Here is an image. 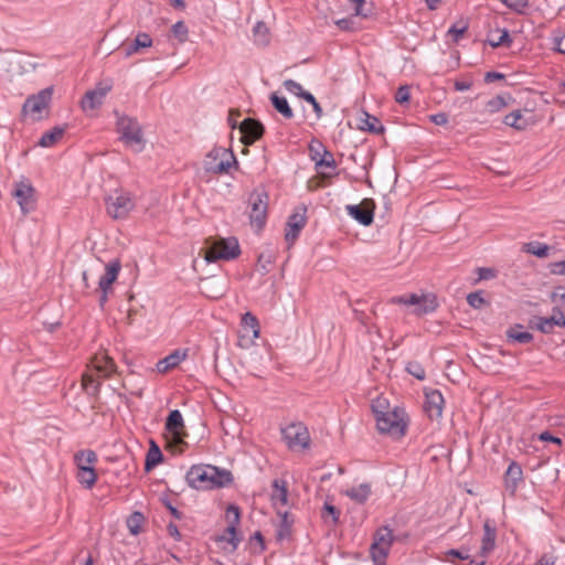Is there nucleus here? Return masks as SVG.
I'll return each mask as SVG.
<instances>
[{
    "label": "nucleus",
    "mask_w": 565,
    "mask_h": 565,
    "mask_svg": "<svg viewBox=\"0 0 565 565\" xmlns=\"http://www.w3.org/2000/svg\"><path fill=\"white\" fill-rule=\"evenodd\" d=\"M375 203L372 199H364L359 205H348L350 216L364 226H369L374 220Z\"/></svg>",
    "instance_id": "obj_13"
},
{
    "label": "nucleus",
    "mask_w": 565,
    "mask_h": 565,
    "mask_svg": "<svg viewBox=\"0 0 565 565\" xmlns=\"http://www.w3.org/2000/svg\"><path fill=\"white\" fill-rule=\"evenodd\" d=\"M239 253V245L236 238H220L207 245L205 249V259L209 263L216 262L218 259L228 260L237 257Z\"/></svg>",
    "instance_id": "obj_7"
},
{
    "label": "nucleus",
    "mask_w": 565,
    "mask_h": 565,
    "mask_svg": "<svg viewBox=\"0 0 565 565\" xmlns=\"http://www.w3.org/2000/svg\"><path fill=\"white\" fill-rule=\"evenodd\" d=\"M321 516L326 523L335 525L339 522L340 511L333 504L324 502Z\"/></svg>",
    "instance_id": "obj_40"
},
{
    "label": "nucleus",
    "mask_w": 565,
    "mask_h": 565,
    "mask_svg": "<svg viewBox=\"0 0 565 565\" xmlns=\"http://www.w3.org/2000/svg\"><path fill=\"white\" fill-rule=\"evenodd\" d=\"M248 205L250 207V223L257 228H262L266 222L268 195L264 191H254L249 194Z\"/></svg>",
    "instance_id": "obj_11"
},
{
    "label": "nucleus",
    "mask_w": 565,
    "mask_h": 565,
    "mask_svg": "<svg viewBox=\"0 0 565 565\" xmlns=\"http://www.w3.org/2000/svg\"><path fill=\"white\" fill-rule=\"evenodd\" d=\"M303 99L306 102H308L309 104H311L313 111L317 115V118H321L323 111H322L320 104L317 102L316 97L311 93H308V94H305Z\"/></svg>",
    "instance_id": "obj_58"
},
{
    "label": "nucleus",
    "mask_w": 565,
    "mask_h": 565,
    "mask_svg": "<svg viewBox=\"0 0 565 565\" xmlns=\"http://www.w3.org/2000/svg\"><path fill=\"white\" fill-rule=\"evenodd\" d=\"M344 494L356 503L363 504L371 495V487L369 483H361L344 491Z\"/></svg>",
    "instance_id": "obj_28"
},
{
    "label": "nucleus",
    "mask_w": 565,
    "mask_h": 565,
    "mask_svg": "<svg viewBox=\"0 0 565 565\" xmlns=\"http://www.w3.org/2000/svg\"><path fill=\"white\" fill-rule=\"evenodd\" d=\"M65 132V128L61 126H55L51 130L44 132L40 138L38 145L43 148H49L54 146Z\"/></svg>",
    "instance_id": "obj_30"
},
{
    "label": "nucleus",
    "mask_w": 565,
    "mask_h": 565,
    "mask_svg": "<svg viewBox=\"0 0 565 565\" xmlns=\"http://www.w3.org/2000/svg\"><path fill=\"white\" fill-rule=\"evenodd\" d=\"M358 128L364 131H369L372 134H383L384 132V126L381 124L379 118H376L373 115H370L366 111H362V114L359 117Z\"/></svg>",
    "instance_id": "obj_23"
},
{
    "label": "nucleus",
    "mask_w": 565,
    "mask_h": 565,
    "mask_svg": "<svg viewBox=\"0 0 565 565\" xmlns=\"http://www.w3.org/2000/svg\"><path fill=\"white\" fill-rule=\"evenodd\" d=\"M390 548L380 546L375 543L371 545V556L376 565H383L387 556Z\"/></svg>",
    "instance_id": "obj_45"
},
{
    "label": "nucleus",
    "mask_w": 565,
    "mask_h": 565,
    "mask_svg": "<svg viewBox=\"0 0 565 565\" xmlns=\"http://www.w3.org/2000/svg\"><path fill=\"white\" fill-rule=\"evenodd\" d=\"M478 280H488L492 279L497 276V271L490 267H479L477 268Z\"/></svg>",
    "instance_id": "obj_56"
},
{
    "label": "nucleus",
    "mask_w": 565,
    "mask_h": 565,
    "mask_svg": "<svg viewBox=\"0 0 565 565\" xmlns=\"http://www.w3.org/2000/svg\"><path fill=\"white\" fill-rule=\"evenodd\" d=\"M505 106H507L505 98L501 95H498L487 103L486 108L489 113H497Z\"/></svg>",
    "instance_id": "obj_51"
},
{
    "label": "nucleus",
    "mask_w": 565,
    "mask_h": 565,
    "mask_svg": "<svg viewBox=\"0 0 565 565\" xmlns=\"http://www.w3.org/2000/svg\"><path fill=\"white\" fill-rule=\"evenodd\" d=\"M411 94H409V86L402 85L397 88L395 93V100L398 104H405L409 102Z\"/></svg>",
    "instance_id": "obj_55"
},
{
    "label": "nucleus",
    "mask_w": 565,
    "mask_h": 565,
    "mask_svg": "<svg viewBox=\"0 0 565 565\" xmlns=\"http://www.w3.org/2000/svg\"><path fill=\"white\" fill-rule=\"evenodd\" d=\"M552 41L556 51L562 54H565V34L554 35Z\"/></svg>",
    "instance_id": "obj_60"
},
{
    "label": "nucleus",
    "mask_w": 565,
    "mask_h": 565,
    "mask_svg": "<svg viewBox=\"0 0 565 565\" xmlns=\"http://www.w3.org/2000/svg\"><path fill=\"white\" fill-rule=\"evenodd\" d=\"M306 207H298L289 217L286 224L285 239L289 245H292L298 238L301 230L305 227Z\"/></svg>",
    "instance_id": "obj_14"
},
{
    "label": "nucleus",
    "mask_w": 565,
    "mask_h": 565,
    "mask_svg": "<svg viewBox=\"0 0 565 565\" xmlns=\"http://www.w3.org/2000/svg\"><path fill=\"white\" fill-rule=\"evenodd\" d=\"M556 559L553 553H546L537 559L536 565H555Z\"/></svg>",
    "instance_id": "obj_61"
},
{
    "label": "nucleus",
    "mask_w": 565,
    "mask_h": 565,
    "mask_svg": "<svg viewBox=\"0 0 565 565\" xmlns=\"http://www.w3.org/2000/svg\"><path fill=\"white\" fill-rule=\"evenodd\" d=\"M523 250L540 258H544L548 256L550 247L546 244L531 242L524 244Z\"/></svg>",
    "instance_id": "obj_41"
},
{
    "label": "nucleus",
    "mask_w": 565,
    "mask_h": 565,
    "mask_svg": "<svg viewBox=\"0 0 565 565\" xmlns=\"http://www.w3.org/2000/svg\"><path fill=\"white\" fill-rule=\"evenodd\" d=\"M278 515L280 518V522L277 529L276 537L278 541H282L290 536L294 519L289 515L288 512H281L279 510Z\"/></svg>",
    "instance_id": "obj_31"
},
{
    "label": "nucleus",
    "mask_w": 565,
    "mask_h": 565,
    "mask_svg": "<svg viewBox=\"0 0 565 565\" xmlns=\"http://www.w3.org/2000/svg\"><path fill=\"white\" fill-rule=\"evenodd\" d=\"M12 195L19 204L22 214H28L36 209L35 189L28 180L15 182Z\"/></svg>",
    "instance_id": "obj_10"
},
{
    "label": "nucleus",
    "mask_w": 565,
    "mask_h": 565,
    "mask_svg": "<svg viewBox=\"0 0 565 565\" xmlns=\"http://www.w3.org/2000/svg\"><path fill=\"white\" fill-rule=\"evenodd\" d=\"M232 163H237V161L231 150L223 147H214L206 153L203 160V168L207 173L223 174L228 172Z\"/></svg>",
    "instance_id": "obj_4"
},
{
    "label": "nucleus",
    "mask_w": 565,
    "mask_h": 565,
    "mask_svg": "<svg viewBox=\"0 0 565 565\" xmlns=\"http://www.w3.org/2000/svg\"><path fill=\"white\" fill-rule=\"evenodd\" d=\"M507 338L518 343H530L533 340V334L527 331H522L521 324H515L507 331Z\"/></svg>",
    "instance_id": "obj_33"
},
{
    "label": "nucleus",
    "mask_w": 565,
    "mask_h": 565,
    "mask_svg": "<svg viewBox=\"0 0 565 565\" xmlns=\"http://www.w3.org/2000/svg\"><path fill=\"white\" fill-rule=\"evenodd\" d=\"M162 459L163 456L160 448L153 441H151V447L149 448L146 457L145 469L147 471L151 470L153 467L160 463Z\"/></svg>",
    "instance_id": "obj_36"
},
{
    "label": "nucleus",
    "mask_w": 565,
    "mask_h": 565,
    "mask_svg": "<svg viewBox=\"0 0 565 565\" xmlns=\"http://www.w3.org/2000/svg\"><path fill=\"white\" fill-rule=\"evenodd\" d=\"M186 480L193 488L223 487L232 481L231 472H220L211 466H193L186 473Z\"/></svg>",
    "instance_id": "obj_2"
},
{
    "label": "nucleus",
    "mask_w": 565,
    "mask_h": 565,
    "mask_svg": "<svg viewBox=\"0 0 565 565\" xmlns=\"http://www.w3.org/2000/svg\"><path fill=\"white\" fill-rule=\"evenodd\" d=\"M282 85L288 93L294 94L302 99L305 98V94L309 93L305 90L302 86L294 79H286L284 81Z\"/></svg>",
    "instance_id": "obj_46"
},
{
    "label": "nucleus",
    "mask_w": 565,
    "mask_h": 565,
    "mask_svg": "<svg viewBox=\"0 0 565 565\" xmlns=\"http://www.w3.org/2000/svg\"><path fill=\"white\" fill-rule=\"evenodd\" d=\"M326 150L324 146L318 140H312L309 145L310 157L316 163Z\"/></svg>",
    "instance_id": "obj_52"
},
{
    "label": "nucleus",
    "mask_w": 565,
    "mask_h": 565,
    "mask_svg": "<svg viewBox=\"0 0 565 565\" xmlns=\"http://www.w3.org/2000/svg\"><path fill=\"white\" fill-rule=\"evenodd\" d=\"M145 521V518L142 513L140 512H134L128 519H127V526L131 534L137 535L140 530L141 525Z\"/></svg>",
    "instance_id": "obj_43"
},
{
    "label": "nucleus",
    "mask_w": 565,
    "mask_h": 565,
    "mask_svg": "<svg viewBox=\"0 0 565 565\" xmlns=\"http://www.w3.org/2000/svg\"><path fill=\"white\" fill-rule=\"evenodd\" d=\"M253 34L255 39V43L258 45H266L269 42V31L266 24L262 21L257 22L253 28Z\"/></svg>",
    "instance_id": "obj_38"
},
{
    "label": "nucleus",
    "mask_w": 565,
    "mask_h": 565,
    "mask_svg": "<svg viewBox=\"0 0 565 565\" xmlns=\"http://www.w3.org/2000/svg\"><path fill=\"white\" fill-rule=\"evenodd\" d=\"M74 459L78 469L81 466H92L97 461V455L90 449L81 450L75 454Z\"/></svg>",
    "instance_id": "obj_39"
},
{
    "label": "nucleus",
    "mask_w": 565,
    "mask_h": 565,
    "mask_svg": "<svg viewBox=\"0 0 565 565\" xmlns=\"http://www.w3.org/2000/svg\"><path fill=\"white\" fill-rule=\"evenodd\" d=\"M488 42L492 47H498L501 45L509 46L512 43V39L509 34V31L503 30H497L489 34Z\"/></svg>",
    "instance_id": "obj_35"
},
{
    "label": "nucleus",
    "mask_w": 565,
    "mask_h": 565,
    "mask_svg": "<svg viewBox=\"0 0 565 565\" xmlns=\"http://www.w3.org/2000/svg\"><path fill=\"white\" fill-rule=\"evenodd\" d=\"M385 399H377L372 404V409L375 414L377 429L383 434H388L395 438H401L406 431V420L404 411L394 407L393 409L384 411L386 407Z\"/></svg>",
    "instance_id": "obj_1"
},
{
    "label": "nucleus",
    "mask_w": 565,
    "mask_h": 565,
    "mask_svg": "<svg viewBox=\"0 0 565 565\" xmlns=\"http://www.w3.org/2000/svg\"><path fill=\"white\" fill-rule=\"evenodd\" d=\"M52 95L53 87H46L38 94L29 96L22 106V115L29 116L33 121L43 119L45 117L44 113H47Z\"/></svg>",
    "instance_id": "obj_5"
},
{
    "label": "nucleus",
    "mask_w": 565,
    "mask_h": 565,
    "mask_svg": "<svg viewBox=\"0 0 565 565\" xmlns=\"http://www.w3.org/2000/svg\"><path fill=\"white\" fill-rule=\"evenodd\" d=\"M82 387L87 394L96 396L99 393L100 383L92 373H84L82 376Z\"/></svg>",
    "instance_id": "obj_37"
},
{
    "label": "nucleus",
    "mask_w": 565,
    "mask_h": 565,
    "mask_svg": "<svg viewBox=\"0 0 565 565\" xmlns=\"http://www.w3.org/2000/svg\"><path fill=\"white\" fill-rule=\"evenodd\" d=\"M183 428L184 423L180 411H171L166 422V430L169 434V437H167L168 447L173 452L181 454L186 446V443L183 440Z\"/></svg>",
    "instance_id": "obj_8"
},
{
    "label": "nucleus",
    "mask_w": 565,
    "mask_h": 565,
    "mask_svg": "<svg viewBox=\"0 0 565 565\" xmlns=\"http://www.w3.org/2000/svg\"><path fill=\"white\" fill-rule=\"evenodd\" d=\"M171 32L180 43H184L188 40L189 30L183 21L174 23L171 28Z\"/></svg>",
    "instance_id": "obj_47"
},
{
    "label": "nucleus",
    "mask_w": 565,
    "mask_h": 565,
    "mask_svg": "<svg viewBox=\"0 0 565 565\" xmlns=\"http://www.w3.org/2000/svg\"><path fill=\"white\" fill-rule=\"evenodd\" d=\"M523 482V470L522 467L516 462L512 461L504 475V487L505 490L514 495L519 486Z\"/></svg>",
    "instance_id": "obj_17"
},
{
    "label": "nucleus",
    "mask_w": 565,
    "mask_h": 565,
    "mask_svg": "<svg viewBox=\"0 0 565 565\" xmlns=\"http://www.w3.org/2000/svg\"><path fill=\"white\" fill-rule=\"evenodd\" d=\"M151 45L152 39L148 33H138L134 42L124 45L125 56L129 57L139 52L140 49L150 47Z\"/></svg>",
    "instance_id": "obj_27"
},
{
    "label": "nucleus",
    "mask_w": 565,
    "mask_h": 565,
    "mask_svg": "<svg viewBox=\"0 0 565 565\" xmlns=\"http://www.w3.org/2000/svg\"><path fill=\"white\" fill-rule=\"evenodd\" d=\"M469 557H470L469 550L466 547H461L459 550L451 548V550L446 551L445 557L443 559L455 564L454 558L467 561V559H469Z\"/></svg>",
    "instance_id": "obj_44"
},
{
    "label": "nucleus",
    "mask_w": 565,
    "mask_h": 565,
    "mask_svg": "<svg viewBox=\"0 0 565 565\" xmlns=\"http://www.w3.org/2000/svg\"><path fill=\"white\" fill-rule=\"evenodd\" d=\"M406 371L417 380H424L426 376L425 370L417 361H409L406 364Z\"/></svg>",
    "instance_id": "obj_48"
},
{
    "label": "nucleus",
    "mask_w": 565,
    "mask_h": 565,
    "mask_svg": "<svg viewBox=\"0 0 565 565\" xmlns=\"http://www.w3.org/2000/svg\"><path fill=\"white\" fill-rule=\"evenodd\" d=\"M419 301L424 302L423 309H413V313L416 316H424L430 312H434L438 307V301L435 295L433 294H411L407 295L408 306L415 307Z\"/></svg>",
    "instance_id": "obj_16"
},
{
    "label": "nucleus",
    "mask_w": 565,
    "mask_h": 565,
    "mask_svg": "<svg viewBox=\"0 0 565 565\" xmlns=\"http://www.w3.org/2000/svg\"><path fill=\"white\" fill-rule=\"evenodd\" d=\"M467 302L470 307L480 309L486 303V300L481 291H475L467 296Z\"/></svg>",
    "instance_id": "obj_54"
},
{
    "label": "nucleus",
    "mask_w": 565,
    "mask_h": 565,
    "mask_svg": "<svg viewBox=\"0 0 565 565\" xmlns=\"http://www.w3.org/2000/svg\"><path fill=\"white\" fill-rule=\"evenodd\" d=\"M239 130L242 132V142L252 145L263 136L264 126L256 119L246 118L241 122Z\"/></svg>",
    "instance_id": "obj_15"
},
{
    "label": "nucleus",
    "mask_w": 565,
    "mask_h": 565,
    "mask_svg": "<svg viewBox=\"0 0 565 565\" xmlns=\"http://www.w3.org/2000/svg\"><path fill=\"white\" fill-rule=\"evenodd\" d=\"M536 328L543 333H551L555 326L565 327V315L558 308H554L553 315L548 318L539 317Z\"/></svg>",
    "instance_id": "obj_21"
},
{
    "label": "nucleus",
    "mask_w": 565,
    "mask_h": 565,
    "mask_svg": "<svg viewBox=\"0 0 565 565\" xmlns=\"http://www.w3.org/2000/svg\"><path fill=\"white\" fill-rule=\"evenodd\" d=\"M429 118L435 125L438 126H444L448 122V116L445 113L434 114Z\"/></svg>",
    "instance_id": "obj_62"
},
{
    "label": "nucleus",
    "mask_w": 565,
    "mask_h": 565,
    "mask_svg": "<svg viewBox=\"0 0 565 565\" xmlns=\"http://www.w3.org/2000/svg\"><path fill=\"white\" fill-rule=\"evenodd\" d=\"M354 3V15L367 18L371 13V10H365V0H353Z\"/></svg>",
    "instance_id": "obj_57"
},
{
    "label": "nucleus",
    "mask_w": 565,
    "mask_h": 565,
    "mask_svg": "<svg viewBox=\"0 0 565 565\" xmlns=\"http://www.w3.org/2000/svg\"><path fill=\"white\" fill-rule=\"evenodd\" d=\"M497 539V529L490 520H486L483 524V536L480 547V556L487 558V556L494 550Z\"/></svg>",
    "instance_id": "obj_19"
},
{
    "label": "nucleus",
    "mask_w": 565,
    "mask_h": 565,
    "mask_svg": "<svg viewBox=\"0 0 565 565\" xmlns=\"http://www.w3.org/2000/svg\"><path fill=\"white\" fill-rule=\"evenodd\" d=\"M269 99H270L274 108L284 118L291 119L294 117V111L285 97L279 96L277 93H271Z\"/></svg>",
    "instance_id": "obj_32"
},
{
    "label": "nucleus",
    "mask_w": 565,
    "mask_h": 565,
    "mask_svg": "<svg viewBox=\"0 0 565 565\" xmlns=\"http://www.w3.org/2000/svg\"><path fill=\"white\" fill-rule=\"evenodd\" d=\"M281 436L289 449H306L310 444V435L301 423H292L281 428Z\"/></svg>",
    "instance_id": "obj_9"
},
{
    "label": "nucleus",
    "mask_w": 565,
    "mask_h": 565,
    "mask_svg": "<svg viewBox=\"0 0 565 565\" xmlns=\"http://www.w3.org/2000/svg\"><path fill=\"white\" fill-rule=\"evenodd\" d=\"M94 370L104 377L110 376L116 371V365L108 355L96 354L92 360Z\"/></svg>",
    "instance_id": "obj_24"
},
{
    "label": "nucleus",
    "mask_w": 565,
    "mask_h": 565,
    "mask_svg": "<svg viewBox=\"0 0 565 565\" xmlns=\"http://www.w3.org/2000/svg\"><path fill=\"white\" fill-rule=\"evenodd\" d=\"M551 273L554 275H565V262L551 264Z\"/></svg>",
    "instance_id": "obj_64"
},
{
    "label": "nucleus",
    "mask_w": 565,
    "mask_h": 565,
    "mask_svg": "<svg viewBox=\"0 0 565 565\" xmlns=\"http://www.w3.org/2000/svg\"><path fill=\"white\" fill-rule=\"evenodd\" d=\"M110 87H97L93 90L86 92L82 99V107L84 110H93L103 104V100Z\"/></svg>",
    "instance_id": "obj_22"
},
{
    "label": "nucleus",
    "mask_w": 565,
    "mask_h": 565,
    "mask_svg": "<svg viewBox=\"0 0 565 565\" xmlns=\"http://www.w3.org/2000/svg\"><path fill=\"white\" fill-rule=\"evenodd\" d=\"M504 6L516 13H523L529 7V0H500Z\"/></svg>",
    "instance_id": "obj_50"
},
{
    "label": "nucleus",
    "mask_w": 565,
    "mask_h": 565,
    "mask_svg": "<svg viewBox=\"0 0 565 565\" xmlns=\"http://www.w3.org/2000/svg\"><path fill=\"white\" fill-rule=\"evenodd\" d=\"M107 214L114 220H124L135 209V200L130 192L116 189L105 198Z\"/></svg>",
    "instance_id": "obj_3"
},
{
    "label": "nucleus",
    "mask_w": 565,
    "mask_h": 565,
    "mask_svg": "<svg viewBox=\"0 0 565 565\" xmlns=\"http://www.w3.org/2000/svg\"><path fill=\"white\" fill-rule=\"evenodd\" d=\"M271 502L274 507H285L288 503L287 483L284 480L275 479L273 481Z\"/></svg>",
    "instance_id": "obj_26"
},
{
    "label": "nucleus",
    "mask_w": 565,
    "mask_h": 565,
    "mask_svg": "<svg viewBox=\"0 0 565 565\" xmlns=\"http://www.w3.org/2000/svg\"><path fill=\"white\" fill-rule=\"evenodd\" d=\"M335 24L343 31H353L354 23L352 18H343L335 21Z\"/></svg>",
    "instance_id": "obj_59"
},
{
    "label": "nucleus",
    "mask_w": 565,
    "mask_h": 565,
    "mask_svg": "<svg viewBox=\"0 0 565 565\" xmlns=\"http://www.w3.org/2000/svg\"><path fill=\"white\" fill-rule=\"evenodd\" d=\"M242 322L245 328H250L253 330L254 338L259 335L258 320L254 315L246 312L242 318Z\"/></svg>",
    "instance_id": "obj_49"
},
{
    "label": "nucleus",
    "mask_w": 565,
    "mask_h": 565,
    "mask_svg": "<svg viewBox=\"0 0 565 565\" xmlns=\"http://www.w3.org/2000/svg\"><path fill=\"white\" fill-rule=\"evenodd\" d=\"M551 299L554 302L558 300L565 301V288L562 286L556 287L551 295Z\"/></svg>",
    "instance_id": "obj_63"
},
{
    "label": "nucleus",
    "mask_w": 565,
    "mask_h": 565,
    "mask_svg": "<svg viewBox=\"0 0 565 565\" xmlns=\"http://www.w3.org/2000/svg\"><path fill=\"white\" fill-rule=\"evenodd\" d=\"M226 516L230 520V524L224 533L218 536V542H227L232 545V550H236L241 539L237 536V525L239 524V509L236 505H228L226 509Z\"/></svg>",
    "instance_id": "obj_12"
},
{
    "label": "nucleus",
    "mask_w": 565,
    "mask_h": 565,
    "mask_svg": "<svg viewBox=\"0 0 565 565\" xmlns=\"http://www.w3.org/2000/svg\"><path fill=\"white\" fill-rule=\"evenodd\" d=\"M503 122L509 127L515 128L516 130H523L529 125L521 110H514L508 114L504 117Z\"/></svg>",
    "instance_id": "obj_34"
},
{
    "label": "nucleus",
    "mask_w": 565,
    "mask_h": 565,
    "mask_svg": "<svg viewBox=\"0 0 565 565\" xmlns=\"http://www.w3.org/2000/svg\"><path fill=\"white\" fill-rule=\"evenodd\" d=\"M120 269L121 263L118 258L110 260L105 267V274L99 278L98 289L113 290L111 285L116 281Z\"/></svg>",
    "instance_id": "obj_18"
},
{
    "label": "nucleus",
    "mask_w": 565,
    "mask_h": 565,
    "mask_svg": "<svg viewBox=\"0 0 565 565\" xmlns=\"http://www.w3.org/2000/svg\"><path fill=\"white\" fill-rule=\"evenodd\" d=\"M316 166H317V168L326 167V168L334 169L337 167V163L333 158V154L330 151L326 150L323 152V154L321 156V158L318 159Z\"/></svg>",
    "instance_id": "obj_53"
},
{
    "label": "nucleus",
    "mask_w": 565,
    "mask_h": 565,
    "mask_svg": "<svg viewBox=\"0 0 565 565\" xmlns=\"http://www.w3.org/2000/svg\"><path fill=\"white\" fill-rule=\"evenodd\" d=\"M393 542V532L392 530H390L388 527H381L380 530H377V532L375 533V537H374V542L375 544L380 545V546H384V547H388L391 546Z\"/></svg>",
    "instance_id": "obj_42"
},
{
    "label": "nucleus",
    "mask_w": 565,
    "mask_h": 565,
    "mask_svg": "<svg viewBox=\"0 0 565 565\" xmlns=\"http://www.w3.org/2000/svg\"><path fill=\"white\" fill-rule=\"evenodd\" d=\"M186 356L185 352H181L180 350H175L166 358L161 359L157 363V371L159 373H166L175 366H178Z\"/></svg>",
    "instance_id": "obj_25"
},
{
    "label": "nucleus",
    "mask_w": 565,
    "mask_h": 565,
    "mask_svg": "<svg viewBox=\"0 0 565 565\" xmlns=\"http://www.w3.org/2000/svg\"><path fill=\"white\" fill-rule=\"evenodd\" d=\"M76 478L81 484L87 489H90L96 483L97 473L93 466H81L77 469Z\"/></svg>",
    "instance_id": "obj_29"
},
{
    "label": "nucleus",
    "mask_w": 565,
    "mask_h": 565,
    "mask_svg": "<svg viewBox=\"0 0 565 565\" xmlns=\"http://www.w3.org/2000/svg\"><path fill=\"white\" fill-rule=\"evenodd\" d=\"M117 129L125 143L135 151H141L145 147V140L140 125L135 118L120 116L117 120Z\"/></svg>",
    "instance_id": "obj_6"
},
{
    "label": "nucleus",
    "mask_w": 565,
    "mask_h": 565,
    "mask_svg": "<svg viewBox=\"0 0 565 565\" xmlns=\"http://www.w3.org/2000/svg\"><path fill=\"white\" fill-rule=\"evenodd\" d=\"M444 397L441 393L437 390H434L429 393H426L425 401V411L429 418H439L443 413Z\"/></svg>",
    "instance_id": "obj_20"
}]
</instances>
